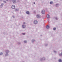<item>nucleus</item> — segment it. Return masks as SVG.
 I'll return each instance as SVG.
<instances>
[{
    "instance_id": "f257e3e1",
    "label": "nucleus",
    "mask_w": 62,
    "mask_h": 62,
    "mask_svg": "<svg viewBox=\"0 0 62 62\" xmlns=\"http://www.w3.org/2000/svg\"><path fill=\"white\" fill-rule=\"evenodd\" d=\"M15 8V6L14 5H13L12 6V9H14Z\"/></svg>"
},
{
    "instance_id": "f03ea898",
    "label": "nucleus",
    "mask_w": 62,
    "mask_h": 62,
    "mask_svg": "<svg viewBox=\"0 0 62 62\" xmlns=\"http://www.w3.org/2000/svg\"><path fill=\"white\" fill-rule=\"evenodd\" d=\"M42 14H45V10H42Z\"/></svg>"
},
{
    "instance_id": "7ed1b4c3",
    "label": "nucleus",
    "mask_w": 62,
    "mask_h": 62,
    "mask_svg": "<svg viewBox=\"0 0 62 62\" xmlns=\"http://www.w3.org/2000/svg\"><path fill=\"white\" fill-rule=\"evenodd\" d=\"M38 23V22L37 20H35L34 22V23L35 24H37V23Z\"/></svg>"
},
{
    "instance_id": "20e7f679",
    "label": "nucleus",
    "mask_w": 62,
    "mask_h": 62,
    "mask_svg": "<svg viewBox=\"0 0 62 62\" xmlns=\"http://www.w3.org/2000/svg\"><path fill=\"white\" fill-rule=\"evenodd\" d=\"M37 18H39L40 17V15H39V14L37 15Z\"/></svg>"
},
{
    "instance_id": "39448f33",
    "label": "nucleus",
    "mask_w": 62,
    "mask_h": 62,
    "mask_svg": "<svg viewBox=\"0 0 62 62\" xmlns=\"http://www.w3.org/2000/svg\"><path fill=\"white\" fill-rule=\"evenodd\" d=\"M13 3H16V0H13Z\"/></svg>"
},
{
    "instance_id": "423d86ee",
    "label": "nucleus",
    "mask_w": 62,
    "mask_h": 62,
    "mask_svg": "<svg viewBox=\"0 0 62 62\" xmlns=\"http://www.w3.org/2000/svg\"><path fill=\"white\" fill-rule=\"evenodd\" d=\"M47 17L48 18H50V15H47Z\"/></svg>"
},
{
    "instance_id": "0eeeda50",
    "label": "nucleus",
    "mask_w": 62,
    "mask_h": 62,
    "mask_svg": "<svg viewBox=\"0 0 62 62\" xmlns=\"http://www.w3.org/2000/svg\"><path fill=\"white\" fill-rule=\"evenodd\" d=\"M46 27V28L47 29H49V28L50 27H49V26L48 25H47Z\"/></svg>"
},
{
    "instance_id": "6e6552de",
    "label": "nucleus",
    "mask_w": 62,
    "mask_h": 62,
    "mask_svg": "<svg viewBox=\"0 0 62 62\" xmlns=\"http://www.w3.org/2000/svg\"><path fill=\"white\" fill-rule=\"evenodd\" d=\"M22 27L23 28H25V25H22Z\"/></svg>"
},
{
    "instance_id": "1a4fd4ad",
    "label": "nucleus",
    "mask_w": 62,
    "mask_h": 62,
    "mask_svg": "<svg viewBox=\"0 0 62 62\" xmlns=\"http://www.w3.org/2000/svg\"><path fill=\"white\" fill-rule=\"evenodd\" d=\"M26 13L28 14H29V11H27L26 12Z\"/></svg>"
},
{
    "instance_id": "9d476101",
    "label": "nucleus",
    "mask_w": 62,
    "mask_h": 62,
    "mask_svg": "<svg viewBox=\"0 0 62 62\" xmlns=\"http://www.w3.org/2000/svg\"><path fill=\"white\" fill-rule=\"evenodd\" d=\"M59 62H62V60L61 59H60L59 60Z\"/></svg>"
},
{
    "instance_id": "9b49d317",
    "label": "nucleus",
    "mask_w": 62,
    "mask_h": 62,
    "mask_svg": "<svg viewBox=\"0 0 62 62\" xmlns=\"http://www.w3.org/2000/svg\"><path fill=\"white\" fill-rule=\"evenodd\" d=\"M56 30V28H53V30Z\"/></svg>"
},
{
    "instance_id": "f8f14e48",
    "label": "nucleus",
    "mask_w": 62,
    "mask_h": 62,
    "mask_svg": "<svg viewBox=\"0 0 62 62\" xmlns=\"http://www.w3.org/2000/svg\"><path fill=\"white\" fill-rule=\"evenodd\" d=\"M2 54H3L2 53H0V55H2Z\"/></svg>"
},
{
    "instance_id": "ddd939ff",
    "label": "nucleus",
    "mask_w": 62,
    "mask_h": 62,
    "mask_svg": "<svg viewBox=\"0 0 62 62\" xmlns=\"http://www.w3.org/2000/svg\"><path fill=\"white\" fill-rule=\"evenodd\" d=\"M50 4H53V2H50Z\"/></svg>"
},
{
    "instance_id": "4468645a",
    "label": "nucleus",
    "mask_w": 62,
    "mask_h": 62,
    "mask_svg": "<svg viewBox=\"0 0 62 62\" xmlns=\"http://www.w3.org/2000/svg\"><path fill=\"white\" fill-rule=\"evenodd\" d=\"M22 34L23 35H25V33H22Z\"/></svg>"
},
{
    "instance_id": "2eb2a0df",
    "label": "nucleus",
    "mask_w": 62,
    "mask_h": 62,
    "mask_svg": "<svg viewBox=\"0 0 62 62\" xmlns=\"http://www.w3.org/2000/svg\"><path fill=\"white\" fill-rule=\"evenodd\" d=\"M4 5V4H1V6H3V5Z\"/></svg>"
},
{
    "instance_id": "dca6fc26",
    "label": "nucleus",
    "mask_w": 62,
    "mask_h": 62,
    "mask_svg": "<svg viewBox=\"0 0 62 62\" xmlns=\"http://www.w3.org/2000/svg\"><path fill=\"white\" fill-rule=\"evenodd\" d=\"M6 53H8V51H6Z\"/></svg>"
},
{
    "instance_id": "f3484780",
    "label": "nucleus",
    "mask_w": 62,
    "mask_h": 62,
    "mask_svg": "<svg viewBox=\"0 0 62 62\" xmlns=\"http://www.w3.org/2000/svg\"><path fill=\"white\" fill-rule=\"evenodd\" d=\"M24 42H25V43H26V41H24Z\"/></svg>"
},
{
    "instance_id": "a211bd4d",
    "label": "nucleus",
    "mask_w": 62,
    "mask_h": 62,
    "mask_svg": "<svg viewBox=\"0 0 62 62\" xmlns=\"http://www.w3.org/2000/svg\"><path fill=\"white\" fill-rule=\"evenodd\" d=\"M23 23V24H25V22H24Z\"/></svg>"
},
{
    "instance_id": "6ab92c4d",
    "label": "nucleus",
    "mask_w": 62,
    "mask_h": 62,
    "mask_svg": "<svg viewBox=\"0 0 62 62\" xmlns=\"http://www.w3.org/2000/svg\"><path fill=\"white\" fill-rule=\"evenodd\" d=\"M15 10H16V11H17V9H16Z\"/></svg>"
},
{
    "instance_id": "aec40b11",
    "label": "nucleus",
    "mask_w": 62,
    "mask_h": 62,
    "mask_svg": "<svg viewBox=\"0 0 62 62\" xmlns=\"http://www.w3.org/2000/svg\"><path fill=\"white\" fill-rule=\"evenodd\" d=\"M56 20H57V18H56Z\"/></svg>"
},
{
    "instance_id": "412c9836",
    "label": "nucleus",
    "mask_w": 62,
    "mask_h": 62,
    "mask_svg": "<svg viewBox=\"0 0 62 62\" xmlns=\"http://www.w3.org/2000/svg\"><path fill=\"white\" fill-rule=\"evenodd\" d=\"M56 5V6H57V5H58V4H57Z\"/></svg>"
},
{
    "instance_id": "4be33fe9",
    "label": "nucleus",
    "mask_w": 62,
    "mask_h": 62,
    "mask_svg": "<svg viewBox=\"0 0 62 62\" xmlns=\"http://www.w3.org/2000/svg\"><path fill=\"white\" fill-rule=\"evenodd\" d=\"M34 4H35V2H34Z\"/></svg>"
},
{
    "instance_id": "5701e85b",
    "label": "nucleus",
    "mask_w": 62,
    "mask_h": 62,
    "mask_svg": "<svg viewBox=\"0 0 62 62\" xmlns=\"http://www.w3.org/2000/svg\"><path fill=\"white\" fill-rule=\"evenodd\" d=\"M61 55H62V53L61 54Z\"/></svg>"
},
{
    "instance_id": "b1692460",
    "label": "nucleus",
    "mask_w": 62,
    "mask_h": 62,
    "mask_svg": "<svg viewBox=\"0 0 62 62\" xmlns=\"http://www.w3.org/2000/svg\"><path fill=\"white\" fill-rule=\"evenodd\" d=\"M60 55V56H61V55Z\"/></svg>"
},
{
    "instance_id": "393cba45",
    "label": "nucleus",
    "mask_w": 62,
    "mask_h": 62,
    "mask_svg": "<svg viewBox=\"0 0 62 62\" xmlns=\"http://www.w3.org/2000/svg\"><path fill=\"white\" fill-rule=\"evenodd\" d=\"M7 1H8V0H6Z\"/></svg>"
}]
</instances>
